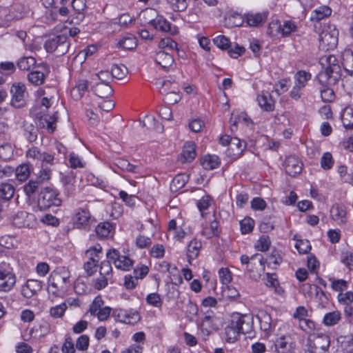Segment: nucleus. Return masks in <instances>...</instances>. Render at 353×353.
Masks as SVG:
<instances>
[{"instance_id": "nucleus-1", "label": "nucleus", "mask_w": 353, "mask_h": 353, "mask_svg": "<svg viewBox=\"0 0 353 353\" xmlns=\"http://www.w3.org/2000/svg\"><path fill=\"white\" fill-rule=\"evenodd\" d=\"M71 285L70 272L64 268H57L53 270L48 279L47 291L52 299L65 296Z\"/></svg>"}, {"instance_id": "nucleus-2", "label": "nucleus", "mask_w": 353, "mask_h": 353, "mask_svg": "<svg viewBox=\"0 0 353 353\" xmlns=\"http://www.w3.org/2000/svg\"><path fill=\"white\" fill-rule=\"evenodd\" d=\"M253 319L250 315L233 314L231 320L225 328V340L229 343L236 341L240 334H247L253 329Z\"/></svg>"}, {"instance_id": "nucleus-3", "label": "nucleus", "mask_w": 353, "mask_h": 353, "mask_svg": "<svg viewBox=\"0 0 353 353\" xmlns=\"http://www.w3.org/2000/svg\"><path fill=\"white\" fill-rule=\"evenodd\" d=\"M320 63L323 69L317 75L320 84L334 85L341 78V66L337 58L332 54H325L320 58Z\"/></svg>"}, {"instance_id": "nucleus-4", "label": "nucleus", "mask_w": 353, "mask_h": 353, "mask_svg": "<svg viewBox=\"0 0 353 353\" xmlns=\"http://www.w3.org/2000/svg\"><path fill=\"white\" fill-rule=\"evenodd\" d=\"M61 204V199L56 189L46 187L40 191L37 198V208L40 210H46L52 206H59Z\"/></svg>"}, {"instance_id": "nucleus-5", "label": "nucleus", "mask_w": 353, "mask_h": 353, "mask_svg": "<svg viewBox=\"0 0 353 353\" xmlns=\"http://www.w3.org/2000/svg\"><path fill=\"white\" fill-rule=\"evenodd\" d=\"M339 31L334 26H325L319 34V48L323 50L334 49L338 43Z\"/></svg>"}, {"instance_id": "nucleus-6", "label": "nucleus", "mask_w": 353, "mask_h": 353, "mask_svg": "<svg viewBox=\"0 0 353 353\" xmlns=\"http://www.w3.org/2000/svg\"><path fill=\"white\" fill-rule=\"evenodd\" d=\"M107 259L111 261L115 268L122 271L130 270L134 263V260L129 256L121 254L119 250L112 248L106 252Z\"/></svg>"}, {"instance_id": "nucleus-7", "label": "nucleus", "mask_w": 353, "mask_h": 353, "mask_svg": "<svg viewBox=\"0 0 353 353\" xmlns=\"http://www.w3.org/2000/svg\"><path fill=\"white\" fill-rule=\"evenodd\" d=\"M16 275L9 263L0 264V292H10L15 285Z\"/></svg>"}, {"instance_id": "nucleus-8", "label": "nucleus", "mask_w": 353, "mask_h": 353, "mask_svg": "<svg viewBox=\"0 0 353 353\" xmlns=\"http://www.w3.org/2000/svg\"><path fill=\"white\" fill-rule=\"evenodd\" d=\"M70 44L65 34H59L48 39L44 45L47 52H57V55H63L68 52Z\"/></svg>"}, {"instance_id": "nucleus-9", "label": "nucleus", "mask_w": 353, "mask_h": 353, "mask_svg": "<svg viewBox=\"0 0 353 353\" xmlns=\"http://www.w3.org/2000/svg\"><path fill=\"white\" fill-rule=\"evenodd\" d=\"M269 351L272 353H294V343L290 341V337L281 335L274 340L269 341Z\"/></svg>"}, {"instance_id": "nucleus-10", "label": "nucleus", "mask_w": 353, "mask_h": 353, "mask_svg": "<svg viewBox=\"0 0 353 353\" xmlns=\"http://www.w3.org/2000/svg\"><path fill=\"white\" fill-rule=\"evenodd\" d=\"M26 85L19 82L12 84L10 88L12 95L11 105L17 108H20L26 105Z\"/></svg>"}, {"instance_id": "nucleus-11", "label": "nucleus", "mask_w": 353, "mask_h": 353, "mask_svg": "<svg viewBox=\"0 0 353 353\" xmlns=\"http://www.w3.org/2000/svg\"><path fill=\"white\" fill-rule=\"evenodd\" d=\"M26 157L35 161H39L42 165H50L52 166L54 164V156L52 154L41 152L37 147H32L26 152Z\"/></svg>"}, {"instance_id": "nucleus-12", "label": "nucleus", "mask_w": 353, "mask_h": 353, "mask_svg": "<svg viewBox=\"0 0 353 353\" xmlns=\"http://www.w3.org/2000/svg\"><path fill=\"white\" fill-rule=\"evenodd\" d=\"M256 316L261 330L263 332L265 336H269L274 330L276 321L272 320L270 314L264 310H260Z\"/></svg>"}, {"instance_id": "nucleus-13", "label": "nucleus", "mask_w": 353, "mask_h": 353, "mask_svg": "<svg viewBox=\"0 0 353 353\" xmlns=\"http://www.w3.org/2000/svg\"><path fill=\"white\" fill-rule=\"evenodd\" d=\"M35 222L34 215L24 211L18 212L12 218V223L17 228H31Z\"/></svg>"}, {"instance_id": "nucleus-14", "label": "nucleus", "mask_w": 353, "mask_h": 353, "mask_svg": "<svg viewBox=\"0 0 353 353\" xmlns=\"http://www.w3.org/2000/svg\"><path fill=\"white\" fill-rule=\"evenodd\" d=\"M38 125L40 128L47 130L49 133H53L57 128V122L58 120V112H55L52 114H43L37 115Z\"/></svg>"}, {"instance_id": "nucleus-15", "label": "nucleus", "mask_w": 353, "mask_h": 353, "mask_svg": "<svg viewBox=\"0 0 353 353\" xmlns=\"http://www.w3.org/2000/svg\"><path fill=\"white\" fill-rule=\"evenodd\" d=\"M240 259L241 263L246 265V270L248 271H252L250 268V265H252V263L258 265V266L256 267V273L258 274H261V273L265 270L263 257L260 254H254L251 257H249L247 255H242Z\"/></svg>"}, {"instance_id": "nucleus-16", "label": "nucleus", "mask_w": 353, "mask_h": 353, "mask_svg": "<svg viewBox=\"0 0 353 353\" xmlns=\"http://www.w3.org/2000/svg\"><path fill=\"white\" fill-rule=\"evenodd\" d=\"M215 321L216 316L212 312L207 313L203 317L201 323V332L204 339L217 329Z\"/></svg>"}, {"instance_id": "nucleus-17", "label": "nucleus", "mask_w": 353, "mask_h": 353, "mask_svg": "<svg viewBox=\"0 0 353 353\" xmlns=\"http://www.w3.org/2000/svg\"><path fill=\"white\" fill-rule=\"evenodd\" d=\"M268 18V12H249L244 14V19L247 26L250 27H261L266 21Z\"/></svg>"}, {"instance_id": "nucleus-18", "label": "nucleus", "mask_w": 353, "mask_h": 353, "mask_svg": "<svg viewBox=\"0 0 353 353\" xmlns=\"http://www.w3.org/2000/svg\"><path fill=\"white\" fill-rule=\"evenodd\" d=\"M284 168L288 174L295 176L301 172L303 163L298 157L290 156L285 161Z\"/></svg>"}, {"instance_id": "nucleus-19", "label": "nucleus", "mask_w": 353, "mask_h": 353, "mask_svg": "<svg viewBox=\"0 0 353 353\" xmlns=\"http://www.w3.org/2000/svg\"><path fill=\"white\" fill-rule=\"evenodd\" d=\"M330 217L338 225H343L347 221L346 207L342 203H335L330 209Z\"/></svg>"}, {"instance_id": "nucleus-20", "label": "nucleus", "mask_w": 353, "mask_h": 353, "mask_svg": "<svg viewBox=\"0 0 353 353\" xmlns=\"http://www.w3.org/2000/svg\"><path fill=\"white\" fill-rule=\"evenodd\" d=\"M42 282L37 279H28L22 286V294L26 298H31L42 289Z\"/></svg>"}, {"instance_id": "nucleus-21", "label": "nucleus", "mask_w": 353, "mask_h": 353, "mask_svg": "<svg viewBox=\"0 0 353 353\" xmlns=\"http://www.w3.org/2000/svg\"><path fill=\"white\" fill-rule=\"evenodd\" d=\"M274 27L276 28V30H278V32L284 37L288 36L291 33L295 32L297 28L296 23L292 21H285L282 25H278L277 23H272L269 26L268 32L270 34H273L272 30Z\"/></svg>"}, {"instance_id": "nucleus-22", "label": "nucleus", "mask_w": 353, "mask_h": 353, "mask_svg": "<svg viewBox=\"0 0 353 353\" xmlns=\"http://www.w3.org/2000/svg\"><path fill=\"white\" fill-rule=\"evenodd\" d=\"M154 59L155 63L165 70L171 69L174 63L172 55L165 51L158 52L155 54Z\"/></svg>"}, {"instance_id": "nucleus-23", "label": "nucleus", "mask_w": 353, "mask_h": 353, "mask_svg": "<svg viewBox=\"0 0 353 353\" xmlns=\"http://www.w3.org/2000/svg\"><path fill=\"white\" fill-rule=\"evenodd\" d=\"M46 68L44 65H39L28 73V80L34 85H42L46 79Z\"/></svg>"}, {"instance_id": "nucleus-24", "label": "nucleus", "mask_w": 353, "mask_h": 353, "mask_svg": "<svg viewBox=\"0 0 353 353\" xmlns=\"http://www.w3.org/2000/svg\"><path fill=\"white\" fill-rule=\"evenodd\" d=\"M245 148V143L236 137H233L231 144L228 148L227 154L233 159L239 158Z\"/></svg>"}, {"instance_id": "nucleus-25", "label": "nucleus", "mask_w": 353, "mask_h": 353, "mask_svg": "<svg viewBox=\"0 0 353 353\" xmlns=\"http://www.w3.org/2000/svg\"><path fill=\"white\" fill-rule=\"evenodd\" d=\"M91 215L88 210L79 209L75 213L74 224L77 228H85L89 225Z\"/></svg>"}, {"instance_id": "nucleus-26", "label": "nucleus", "mask_w": 353, "mask_h": 353, "mask_svg": "<svg viewBox=\"0 0 353 353\" xmlns=\"http://www.w3.org/2000/svg\"><path fill=\"white\" fill-rule=\"evenodd\" d=\"M91 83L94 92L100 98H107L113 92V90L109 83H99L98 81H91Z\"/></svg>"}, {"instance_id": "nucleus-27", "label": "nucleus", "mask_w": 353, "mask_h": 353, "mask_svg": "<svg viewBox=\"0 0 353 353\" xmlns=\"http://www.w3.org/2000/svg\"><path fill=\"white\" fill-rule=\"evenodd\" d=\"M201 248V241L196 239H193L189 242L187 245L186 255L190 263H191V261L198 257Z\"/></svg>"}, {"instance_id": "nucleus-28", "label": "nucleus", "mask_w": 353, "mask_h": 353, "mask_svg": "<svg viewBox=\"0 0 353 353\" xmlns=\"http://www.w3.org/2000/svg\"><path fill=\"white\" fill-rule=\"evenodd\" d=\"M332 10L328 6L323 5L316 7L312 10L310 19L312 21H320L331 15Z\"/></svg>"}, {"instance_id": "nucleus-29", "label": "nucleus", "mask_w": 353, "mask_h": 353, "mask_svg": "<svg viewBox=\"0 0 353 353\" xmlns=\"http://www.w3.org/2000/svg\"><path fill=\"white\" fill-rule=\"evenodd\" d=\"M257 102L261 108L265 111L270 112L274 108V101L268 92L259 94L257 97Z\"/></svg>"}, {"instance_id": "nucleus-30", "label": "nucleus", "mask_w": 353, "mask_h": 353, "mask_svg": "<svg viewBox=\"0 0 353 353\" xmlns=\"http://www.w3.org/2000/svg\"><path fill=\"white\" fill-rule=\"evenodd\" d=\"M168 232L174 241L179 242H182L186 236V232L181 227L177 226L174 219L170 220L168 223Z\"/></svg>"}, {"instance_id": "nucleus-31", "label": "nucleus", "mask_w": 353, "mask_h": 353, "mask_svg": "<svg viewBox=\"0 0 353 353\" xmlns=\"http://www.w3.org/2000/svg\"><path fill=\"white\" fill-rule=\"evenodd\" d=\"M149 23L157 30L163 32H174L170 23L162 16H157L154 19L150 20Z\"/></svg>"}, {"instance_id": "nucleus-32", "label": "nucleus", "mask_w": 353, "mask_h": 353, "mask_svg": "<svg viewBox=\"0 0 353 353\" xmlns=\"http://www.w3.org/2000/svg\"><path fill=\"white\" fill-rule=\"evenodd\" d=\"M88 82L85 79H79L71 90V95L75 100L80 99L88 90Z\"/></svg>"}, {"instance_id": "nucleus-33", "label": "nucleus", "mask_w": 353, "mask_h": 353, "mask_svg": "<svg viewBox=\"0 0 353 353\" xmlns=\"http://www.w3.org/2000/svg\"><path fill=\"white\" fill-rule=\"evenodd\" d=\"M201 163L204 169L211 170L219 165L220 160L216 155L207 154L201 159Z\"/></svg>"}, {"instance_id": "nucleus-34", "label": "nucleus", "mask_w": 353, "mask_h": 353, "mask_svg": "<svg viewBox=\"0 0 353 353\" xmlns=\"http://www.w3.org/2000/svg\"><path fill=\"white\" fill-rule=\"evenodd\" d=\"M31 172V165L28 163H22L14 168V173L17 179L19 181H26Z\"/></svg>"}, {"instance_id": "nucleus-35", "label": "nucleus", "mask_w": 353, "mask_h": 353, "mask_svg": "<svg viewBox=\"0 0 353 353\" xmlns=\"http://www.w3.org/2000/svg\"><path fill=\"white\" fill-rule=\"evenodd\" d=\"M85 256L87 261H97V263H99L102 256V247L99 244L90 247L85 251Z\"/></svg>"}, {"instance_id": "nucleus-36", "label": "nucleus", "mask_w": 353, "mask_h": 353, "mask_svg": "<svg viewBox=\"0 0 353 353\" xmlns=\"http://www.w3.org/2000/svg\"><path fill=\"white\" fill-rule=\"evenodd\" d=\"M342 65L344 69L353 73V52L350 49L345 50L341 54Z\"/></svg>"}, {"instance_id": "nucleus-37", "label": "nucleus", "mask_w": 353, "mask_h": 353, "mask_svg": "<svg viewBox=\"0 0 353 353\" xmlns=\"http://www.w3.org/2000/svg\"><path fill=\"white\" fill-rule=\"evenodd\" d=\"M341 319V314L339 310L326 313L323 319V323L328 327L336 325Z\"/></svg>"}, {"instance_id": "nucleus-38", "label": "nucleus", "mask_w": 353, "mask_h": 353, "mask_svg": "<svg viewBox=\"0 0 353 353\" xmlns=\"http://www.w3.org/2000/svg\"><path fill=\"white\" fill-rule=\"evenodd\" d=\"M117 46L124 50H132L137 46V39L132 34H128L119 40Z\"/></svg>"}, {"instance_id": "nucleus-39", "label": "nucleus", "mask_w": 353, "mask_h": 353, "mask_svg": "<svg viewBox=\"0 0 353 353\" xmlns=\"http://www.w3.org/2000/svg\"><path fill=\"white\" fill-rule=\"evenodd\" d=\"M36 63V60L34 57H23L18 61L17 66L21 70H30L37 67Z\"/></svg>"}, {"instance_id": "nucleus-40", "label": "nucleus", "mask_w": 353, "mask_h": 353, "mask_svg": "<svg viewBox=\"0 0 353 353\" xmlns=\"http://www.w3.org/2000/svg\"><path fill=\"white\" fill-rule=\"evenodd\" d=\"M118 168L123 171L136 173L137 172L138 167L131 164L128 161L124 159H116L114 163Z\"/></svg>"}, {"instance_id": "nucleus-41", "label": "nucleus", "mask_w": 353, "mask_h": 353, "mask_svg": "<svg viewBox=\"0 0 353 353\" xmlns=\"http://www.w3.org/2000/svg\"><path fill=\"white\" fill-rule=\"evenodd\" d=\"M14 193V186L8 183H2L0 185V198L4 201H8L12 198Z\"/></svg>"}, {"instance_id": "nucleus-42", "label": "nucleus", "mask_w": 353, "mask_h": 353, "mask_svg": "<svg viewBox=\"0 0 353 353\" xmlns=\"http://www.w3.org/2000/svg\"><path fill=\"white\" fill-rule=\"evenodd\" d=\"M318 345L322 350L321 353H328L330 346V336L328 334L319 332L317 334Z\"/></svg>"}, {"instance_id": "nucleus-43", "label": "nucleus", "mask_w": 353, "mask_h": 353, "mask_svg": "<svg viewBox=\"0 0 353 353\" xmlns=\"http://www.w3.org/2000/svg\"><path fill=\"white\" fill-rule=\"evenodd\" d=\"M113 79H123L128 74V68L123 64H114L110 71Z\"/></svg>"}, {"instance_id": "nucleus-44", "label": "nucleus", "mask_w": 353, "mask_h": 353, "mask_svg": "<svg viewBox=\"0 0 353 353\" xmlns=\"http://www.w3.org/2000/svg\"><path fill=\"white\" fill-rule=\"evenodd\" d=\"M182 156L186 161H191L195 158L196 146L193 142L187 143L184 145Z\"/></svg>"}, {"instance_id": "nucleus-45", "label": "nucleus", "mask_w": 353, "mask_h": 353, "mask_svg": "<svg viewBox=\"0 0 353 353\" xmlns=\"http://www.w3.org/2000/svg\"><path fill=\"white\" fill-rule=\"evenodd\" d=\"M299 327L307 334H312L316 330V324L311 319H305L299 322Z\"/></svg>"}, {"instance_id": "nucleus-46", "label": "nucleus", "mask_w": 353, "mask_h": 353, "mask_svg": "<svg viewBox=\"0 0 353 353\" xmlns=\"http://www.w3.org/2000/svg\"><path fill=\"white\" fill-rule=\"evenodd\" d=\"M321 87L319 89L321 99L326 103L332 102L335 98L334 90L330 88L332 85H324L321 84Z\"/></svg>"}, {"instance_id": "nucleus-47", "label": "nucleus", "mask_w": 353, "mask_h": 353, "mask_svg": "<svg viewBox=\"0 0 353 353\" xmlns=\"http://www.w3.org/2000/svg\"><path fill=\"white\" fill-rule=\"evenodd\" d=\"M311 77L312 76L310 73L305 70H299L295 74L294 83L298 85L299 87L304 88L307 84V82L311 79Z\"/></svg>"}, {"instance_id": "nucleus-48", "label": "nucleus", "mask_w": 353, "mask_h": 353, "mask_svg": "<svg viewBox=\"0 0 353 353\" xmlns=\"http://www.w3.org/2000/svg\"><path fill=\"white\" fill-rule=\"evenodd\" d=\"M50 165H41V169L37 174V179L39 182L43 183L50 179L52 170Z\"/></svg>"}, {"instance_id": "nucleus-49", "label": "nucleus", "mask_w": 353, "mask_h": 353, "mask_svg": "<svg viewBox=\"0 0 353 353\" xmlns=\"http://www.w3.org/2000/svg\"><path fill=\"white\" fill-rule=\"evenodd\" d=\"M294 239L296 241L294 247L299 254H306L311 250V245L308 240L298 239L294 236Z\"/></svg>"}, {"instance_id": "nucleus-50", "label": "nucleus", "mask_w": 353, "mask_h": 353, "mask_svg": "<svg viewBox=\"0 0 353 353\" xmlns=\"http://www.w3.org/2000/svg\"><path fill=\"white\" fill-rule=\"evenodd\" d=\"M112 80V76H111L110 72L108 70H101L98 73H96L92 78V82L98 81L99 83L109 84L111 83Z\"/></svg>"}, {"instance_id": "nucleus-51", "label": "nucleus", "mask_w": 353, "mask_h": 353, "mask_svg": "<svg viewBox=\"0 0 353 353\" xmlns=\"http://www.w3.org/2000/svg\"><path fill=\"white\" fill-rule=\"evenodd\" d=\"M112 225L109 222H103L100 223L96 228V233L98 236L105 238L108 237L112 230Z\"/></svg>"}, {"instance_id": "nucleus-52", "label": "nucleus", "mask_w": 353, "mask_h": 353, "mask_svg": "<svg viewBox=\"0 0 353 353\" xmlns=\"http://www.w3.org/2000/svg\"><path fill=\"white\" fill-rule=\"evenodd\" d=\"M70 167L73 169L82 168L85 166L83 159L74 152H70L68 156Z\"/></svg>"}, {"instance_id": "nucleus-53", "label": "nucleus", "mask_w": 353, "mask_h": 353, "mask_svg": "<svg viewBox=\"0 0 353 353\" xmlns=\"http://www.w3.org/2000/svg\"><path fill=\"white\" fill-rule=\"evenodd\" d=\"M330 281L332 289L336 292L341 293L348 288L349 283L344 279H330Z\"/></svg>"}, {"instance_id": "nucleus-54", "label": "nucleus", "mask_w": 353, "mask_h": 353, "mask_svg": "<svg viewBox=\"0 0 353 353\" xmlns=\"http://www.w3.org/2000/svg\"><path fill=\"white\" fill-rule=\"evenodd\" d=\"M145 301L148 305L157 308L161 307L163 305V300L161 296L156 292L148 294Z\"/></svg>"}, {"instance_id": "nucleus-55", "label": "nucleus", "mask_w": 353, "mask_h": 353, "mask_svg": "<svg viewBox=\"0 0 353 353\" xmlns=\"http://www.w3.org/2000/svg\"><path fill=\"white\" fill-rule=\"evenodd\" d=\"M218 222L215 220L212 221L208 225H207L203 231V235L208 238H212L218 234Z\"/></svg>"}, {"instance_id": "nucleus-56", "label": "nucleus", "mask_w": 353, "mask_h": 353, "mask_svg": "<svg viewBox=\"0 0 353 353\" xmlns=\"http://www.w3.org/2000/svg\"><path fill=\"white\" fill-rule=\"evenodd\" d=\"M254 226V221L250 217H245L240 221V228L242 234L251 232Z\"/></svg>"}, {"instance_id": "nucleus-57", "label": "nucleus", "mask_w": 353, "mask_h": 353, "mask_svg": "<svg viewBox=\"0 0 353 353\" xmlns=\"http://www.w3.org/2000/svg\"><path fill=\"white\" fill-rule=\"evenodd\" d=\"M337 172L341 180L344 183H351L353 180V176L345 165H340L337 168Z\"/></svg>"}, {"instance_id": "nucleus-58", "label": "nucleus", "mask_w": 353, "mask_h": 353, "mask_svg": "<svg viewBox=\"0 0 353 353\" xmlns=\"http://www.w3.org/2000/svg\"><path fill=\"white\" fill-rule=\"evenodd\" d=\"M171 8L176 12L184 11L188 7V0H167Z\"/></svg>"}, {"instance_id": "nucleus-59", "label": "nucleus", "mask_w": 353, "mask_h": 353, "mask_svg": "<svg viewBox=\"0 0 353 353\" xmlns=\"http://www.w3.org/2000/svg\"><path fill=\"white\" fill-rule=\"evenodd\" d=\"M334 163V160L330 152H327L323 153L321 159V166L323 170H330L332 168Z\"/></svg>"}, {"instance_id": "nucleus-60", "label": "nucleus", "mask_w": 353, "mask_h": 353, "mask_svg": "<svg viewBox=\"0 0 353 353\" xmlns=\"http://www.w3.org/2000/svg\"><path fill=\"white\" fill-rule=\"evenodd\" d=\"M123 321L129 324H134L138 322L140 319V315L137 310H131L125 312L123 314Z\"/></svg>"}, {"instance_id": "nucleus-61", "label": "nucleus", "mask_w": 353, "mask_h": 353, "mask_svg": "<svg viewBox=\"0 0 353 353\" xmlns=\"http://www.w3.org/2000/svg\"><path fill=\"white\" fill-rule=\"evenodd\" d=\"M338 302L344 305H350L353 302V292L347 291L346 292L339 293L337 295Z\"/></svg>"}, {"instance_id": "nucleus-62", "label": "nucleus", "mask_w": 353, "mask_h": 353, "mask_svg": "<svg viewBox=\"0 0 353 353\" xmlns=\"http://www.w3.org/2000/svg\"><path fill=\"white\" fill-rule=\"evenodd\" d=\"M270 245V239L268 236H261L255 244V248L261 252L268 250Z\"/></svg>"}, {"instance_id": "nucleus-63", "label": "nucleus", "mask_w": 353, "mask_h": 353, "mask_svg": "<svg viewBox=\"0 0 353 353\" xmlns=\"http://www.w3.org/2000/svg\"><path fill=\"white\" fill-rule=\"evenodd\" d=\"M112 263L108 259V261H103L101 263L100 265V276H103L105 277H107L108 279H111L112 276Z\"/></svg>"}, {"instance_id": "nucleus-64", "label": "nucleus", "mask_w": 353, "mask_h": 353, "mask_svg": "<svg viewBox=\"0 0 353 353\" xmlns=\"http://www.w3.org/2000/svg\"><path fill=\"white\" fill-rule=\"evenodd\" d=\"M218 274L221 282L223 285L229 284L232 279V273L227 268H221L218 271Z\"/></svg>"}]
</instances>
